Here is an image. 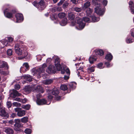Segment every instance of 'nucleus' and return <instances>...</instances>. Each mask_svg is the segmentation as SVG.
Wrapping results in <instances>:
<instances>
[{"mask_svg":"<svg viewBox=\"0 0 134 134\" xmlns=\"http://www.w3.org/2000/svg\"><path fill=\"white\" fill-rule=\"evenodd\" d=\"M26 50V48L23 46L20 45L19 44H16L15 47V50L16 54L18 55H22L25 53Z\"/></svg>","mask_w":134,"mask_h":134,"instance_id":"1","label":"nucleus"},{"mask_svg":"<svg viewBox=\"0 0 134 134\" xmlns=\"http://www.w3.org/2000/svg\"><path fill=\"white\" fill-rule=\"evenodd\" d=\"M15 124H14V130L16 131H20L21 130L20 128L23 127V125L21 123V121L20 119H17L15 120Z\"/></svg>","mask_w":134,"mask_h":134,"instance_id":"2","label":"nucleus"},{"mask_svg":"<svg viewBox=\"0 0 134 134\" xmlns=\"http://www.w3.org/2000/svg\"><path fill=\"white\" fill-rule=\"evenodd\" d=\"M14 110L15 112H17V115L19 117L23 116L25 114V111L20 108H15Z\"/></svg>","mask_w":134,"mask_h":134,"instance_id":"3","label":"nucleus"},{"mask_svg":"<svg viewBox=\"0 0 134 134\" xmlns=\"http://www.w3.org/2000/svg\"><path fill=\"white\" fill-rule=\"evenodd\" d=\"M96 8H95V12L97 14L99 15H102L103 14V12L101 6L100 5L96 6Z\"/></svg>","mask_w":134,"mask_h":134,"instance_id":"4","label":"nucleus"},{"mask_svg":"<svg viewBox=\"0 0 134 134\" xmlns=\"http://www.w3.org/2000/svg\"><path fill=\"white\" fill-rule=\"evenodd\" d=\"M65 72H66L67 75L64 76V78L65 80H67L69 78V75L70 74V71L69 68H67L66 69L61 70V73L62 74H64Z\"/></svg>","mask_w":134,"mask_h":134,"instance_id":"5","label":"nucleus"},{"mask_svg":"<svg viewBox=\"0 0 134 134\" xmlns=\"http://www.w3.org/2000/svg\"><path fill=\"white\" fill-rule=\"evenodd\" d=\"M46 7L44 1V0H41L38 2V8L41 10H43Z\"/></svg>","mask_w":134,"mask_h":134,"instance_id":"6","label":"nucleus"},{"mask_svg":"<svg viewBox=\"0 0 134 134\" xmlns=\"http://www.w3.org/2000/svg\"><path fill=\"white\" fill-rule=\"evenodd\" d=\"M46 71L49 74L54 73L56 71V69L54 66L50 65L46 70Z\"/></svg>","mask_w":134,"mask_h":134,"instance_id":"7","label":"nucleus"},{"mask_svg":"<svg viewBox=\"0 0 134 134\" xmlns=\"http://www.w3.org/2000/svg\"><path fill=\"white\" fill-rule=\"evenodd\" d=\"M77 23L79 27L81 29H83L85 26V23L82 22V19L79 17L77 18Z\"/></svg>","mask_w":134,"mask_h":134,"instance_id":"8","label":"nucleus"},{"mask_svg":"<svg viewBox=\"0 0 134 134\" xmlns=\"http://www.w3.org/2000/svg\"><path fill=\"white\" fill-rule=\"evenodd\" d=\"M47 66L46 64H44L41 68H40L37 70V74H38L39 76H40V74L41 73L44 72L45 71L44 68Z\"/></svg>","mask_w":134,"mask_h":134,"instance_id":"9","label":"nucleus"},{"mask_svg":"<svg viewBox=\"0 0 134 134\" xmlns=\"http://www.w3.org/2000/svg\"><path fill=\"white\" fill-rule=\"evenodd\" d=\"M15 17L16 19L17 22H20L23 20V15L21 14L18 13L16 14Z\"/></svg>","mask_w":134,"mask_h":134,"instance_id":"10","label":"nucleus"},{"mask_svg":"<svg viewBox=\"0 0 134 134\" xmlns=\"http://www.w3.org/2000/svg\"><path fill=\"white\" fill-rule=\"evenodd\" d=\"M0 115L4 119H7L9 116L8 114L4 109H2L0 111Z\"/></svg>","mask_w":134,"mask_h":134,"instance_id":"11","label":"nucleus"},{"mask_svg":"<svg viewBox=\"0 0 134 134\" xmlns=\"http://www.w3.org/2000/svg\"><path fill=\"white\" fill-rule=\"evenodd\" d=\"M21 94L19 93L18 91L15 90H13V92L10 94V96L12 98H15L16 96H20Z\"/></svg>","mask_w":134,"mask_h":134,"instance_id":"12","label":"nucleus"},{"mask_svg":"<svg viewBox=\"0 0 134 134\" xmlns=\"http://www.w3.org/2000/svg\"><path fill=\"white\" fill-rule=\"evenodd\" d=\"M43 92V89L41 86H38L35 88L34 92L35 93H42Z\"/></svg>","mask_w":134,"mask_h":134,"instance_id":"13","label":"nucleus"},{"mask_svg":"<svg viewBox=\"0 0 134 134\" xmlns=\"http://www.w3.org/2000/svg\"><path fill=\"white\" fill-rule=\"evenodd\" d=\"M36 102L37 104L39 105H42L46 104V101L44 99H38L37 100Z\"/></svg>","mask_w":134,"mask_h":134,"instance_id":"14","label":"nucleus"},{"mask_svg":"<svg viewBox=\"0 0 134 134\" xmlns=\"http://www.w3.org/2000/svg\"><path fill=\"white\" fill-rule=\"evenodd\" d=\"M4 67H5L7 69H8L9 66L7 63L4 61H0V68H2Z\"/></svg>","mask_w":134,"mask_h":134,"instance_id":"15","label":"nucleus"},{"mask_svg":"<svg viewBox=\"0 0 134 134\" xmlns=\"http://www.w3.org/2000/svg\"><path fill=\"white\" fill-rule=\"evenodd\" d=\"M94 52L96 55L100 56L103 55L104 53V51L101 49H96L95 50Z\"/></svg>","mask_w":134,"mask_h":134,"instance_id":"16","label":"nucleus"},{"mask_svg":"<svg viewBox=\"0 0 134 134\" xmlns=\"http://www.w3.org/2000/svg\"><path fill=\"white\" fill-rule=\"evenodd\" d=\"M90 5V3L89 2L87 1L85 3L82 7V9L85 10V9L88 8Z\"/></svg>","mask_w":134,"mask_h":134,"instance_id":"17","label":"nucleus"},{"mask_svg":"<svg viewBox=\"0 0 134 134\" xmlns=\"http://www.w3.org/2000/svg\"><path fill=\"white\" fill-rule=\"evenodd\" d=\"M23 77L24 79L28 81L29 82H31L32 80V78L31 76L29 75H25Z\"/></svg>","mask_w":134,"mask_h":134,"instance_id":"18","label":"nucleus"},{"mask_svg":"<svg viewBox=\"0 0 134 134\" xmlns=\"http://www.w3.org/2000/svg\"><path fill=\"white\" fill-rule=\"evenodd\" d=\"M52 93L53 95L56 96L59 94V91L57 88H55L52 91Z\"/></svg>","mask_w":134,"mask_h":134,"instance_id":"19","label":"nucleus"},{"mask_svg":"<svg viewBox=\"0 0 134 134\" xmlns=\"http://www.w3.org/2000/svg\"><path fill=\"white\" fill-rule=\"evenodd\" d=\"M6 133L8 134H13V131L12 129L10 128L6 129L5 131Z\"/></svg>","mask_w":134,"mask_h":134,"instance_id":"20","label":"nucleus"},{"mask_svg":"<svg viewBox=\"0 0 134 134\" xmlns=\"http://www.w3.org/2000/svg\"><path fill=\"white\" fill-rule=\"evenodd\" d=\"M67 20L66 18H64L63 19L60 23V25L62 26L65 25L67 23Z\"/></svg>","mask_w":134,"mask_h":134,"instance_id":"21","label":"nucleus"},{"mask_svg":"<svg viewBox=\"0 0 134 134\" xmlns=\"http://www.w3.org/2000/svg\"><path fill=\"white\" fill-rule=\"evenodd\" d=\"M53 81L52 80L48 79L43 81V83L46 85H49L52 83Z\"/></svg>","mask_w":134,"mask_h":134,"instance_id":"22","label":"nucleus"},{"mask_svg":"<svg viewBox=\"0 0 134 134\" xmlns=\"http://www.w3.org/2000/svg\"><path fill=\"white\" fill-rule=\"evenodd\" d=\"M96 60V57L93 56H91L89 58L90 63L91 64L93 63Z\"/></svg>","mask_w":134,"mask_h":134,"instance_id":"23","label":"nucleus"},{"mask_svg":"<svg viewBox=\"0 0 134 134\" xmlns=\"http://www.w3.org/2000/svg\"><path fill=\"white\" fill-rule=\"evenodd\" d=\"M113 56L111 54H108L106 56L105 58L108 60H112Z\"/></svg>","mask_w":134,"mask_h":134,"instance_id":"24","label":"nucleus"},{"mask_svg":"<svg viewBox=\"0 0 134 134\" xmlns=\"http://www.w3.org/2000/svg\"><path fill=\"white\" fill-rule=\"evenodd\" d=\"M28 118L27 117H24L21 119V121L23 123H26L28 121Z\"/></svg>","mask_w":134,"mask_h":134,"instance_id":"25","label":"nucleus"},{"mask_svg":"<svg viewBox=\"0 0 134 134\" xmlns=\"http://www.w3.org/2000/svg\"><path fill=\"white\" fill-rule=\"evenodd\" d=\"M91 18L92 20V22H97L99 21V18H96V17L94 16H92Z\"/></svg>","mask_w":134,"mask_h":134,"instance_id":"26","label":"nucleus"},{"mask_svg":"<svg viewBox=\"0 0 134 134\" xmlns=\"http://www.w3.org/2000/svg\"><path fill=\"white\" fill-rule=\"evenodd\" d=\"M101 0H92V2L95 5H98L99 4V2Z\"/></svg>","mask_w":134,"mask_h":134,"instance_id":"27","label":"nucleus"},{"mask_svg":"<svg viewBox=\"0 0 134 134\" xmlns=\"http://www.w3.org/2000/svg\"><path fill=\"white\" fill-rule=\"evenodd\" d=\"M60 88L61 90L65 91L67 89L68 87L67 85H62L60 86Z\"/></svg>","mask_w":134,"mask_h":134,"instance_id":"28","label":"nucleus"},{"mask_svg":"<svg viewBox=\"0 0 134 134\" xmlns=\"http://www.w3.org/2000/svg\"><path fill=\"white\" fill-rule=\"evenodd\" d=\"M55 64L58 70L60 71L61 69V68L60 64L58 62L56 63H55Z\"/></svg>","mask_w":134,"mask_h":134,"instance_id":"29","label":"nucleus"},{"mask_svg":"<svg viewBox=\"0 0 134 134\" xmlns=\"http://www.w3.org/2000/svg\"><path fill=\"white\" fill-rule=\"evenodd\" d=\"M23 66L25 68V70L27 71L29 69V66L27 63H25L23 64Z\"/></svg>","mask_w":134,"mask_h":134,"instance_id":"30","label":"nucleus"},{"mask_svg":"<svg viewBox=\"0 0 134 134\" xmlns=\"http://www.w3.org/2000/svg\"><path fill=\"white\" fill-rule=\"evenodd\" d=\"M86 12L87 15L88 16H90V15L92 12V10L91 9L89 8L87 9Z\"/></svg>","mask_w":134,"mask_h":134,"instance_id":"31","label":"nucleus"},{"mask_svg":"<svg viewBox=\"0 0 134 134\" xmlns=\"http://www.w3.org/2000/svg\"><path fill=\"white\" fill-rule=\"evenodd\" d=\"M22 107L23 109H26L27 110H28L30 107V105L29 104L24 105H22Z\"/></svg>","mask_w":134,"mask_h":134,"instance_id":"32","label":"nucleus"},{"mask_svg":"<svg viewBox=\"0 0 134 134\" xmlns=\"http://www.w3.org/2000/svg\"><path fill=\"white\" fill-rule=\"evenodd\" d=\"M68 17L70 19L72 20L74 18L75 16L72 13H69L68 14Z\"/></svg>","mask_w":134,"mask_h":134,"instance_id":"33","label":"nucleus"},{"mask_svg":"<svg viewBox=\"0 0 134 134\" xmlns=\"http://www.w3.org/2000/svg\"><path fill=\"white\" fill-rule=\"evenodd\" d=\"M6 16L8 18H11L13 17V13H12L8 12L6 15Z\"/></svg>","mask_w":134,"mask_h":134,"instance_id":"34","label":"nucleus"},{"mask_svg":"<svg viewBox=\"0 0 134 134\" xmlns=\"http://www.w3.org/2000/svg\"><path fill=\"white\" fill-rule=\"evenodd\" d=\"M58 15L59 18H62L65 16V14L64 13H60L58 14Z\"/></svg>","mask_w":134,"mask_h":134,"instance_id":"35","label":"nucleus"},{"mask_svg":"<svg viewBox=\"0 0 134 134\" xmlns=\"http://www.w3.org/2000/svg\"><path fill=\"white\" fill-rule=\"evenodd\" d=\"M31 90V88L29 86H25L24 89V90L28 93H29L30 92Z\"/></svg>","mask_w":134,"mask_h":134,"instance_id":"36","label":"nucleus"},{"mask_svg":"<svg viewBox=\"0 0 134 134\" xmlns=\"http://www.w3.org/2000/svg\"><path fill=\"white\" fill-rule=\"evenodd\" d=\"M83 20L85 22L88 23L90 22L91 21L90 20V19L87 17H85L83 18Z\"/></svg>","mask_w":134,"mask_h":134,"instance_id":"37","label":"nucleus"},{"mask_svg":"<svg viewBox=\"0 0 134 134\" xmlns=\"http://www.w3.org/2000/svg\"><path fill=\"white\" fill-rule=\"evenodd\" d=\"M7 53L8 55H11L12 54V51L11 49H9L7 51Z\"/></svg>","mask_w":134,"mask_h":134,"instance_id":"38","label":"nucleus"},{"mask_svg":"<svg viewBox=\"0 0 134 134\" xmlns=\"http://www.w3.org/2000/svg\"><path fill=\"white\" fill-rule=\"evenodd\" d=\"M25 132L27 134H30L31 133V131L30 129H26L25 130Z\"/></svg>","mask_w":134,"mask_h":134,"instance_id":"39","label":"nucleus"},{"mask_svg":"<svg viewBox=\"0 0 134 134\" xmlns=\"http://www.w3.org/2000/svg\"><path fill=\"white\" fill-rule=\"evenodd\" d=\"M68 4L69 3L67 2L66 1H65V2L63 5V8H66L67 7Z\"/></svg>","mask_w":134,"mask_h":134,"instance_id":"40","label":"nucleus"},{"mask_svg":"<svg viewBox=\"0 0 134 134\" xmlns=\"http://www.w3.org/2000/svg\"><path fill=\"white\" fill-rule=\"evenodd\" d=\"M74 9L75 11L77 12H80L82 10V9L81 8L78 7L75 8H74Z\"/></svg>","mask_w":134,"mask_h":134,"instance_id":"41","label":"nucleus"},{"mask_svg":"<svg viewBox=\"0 0 134 134\" xmlns=\"http://www.w3.org/2000/svg\"><path fill=\"white\" fill-rule=\"evenodd\" d=\"M13 105L16 107H19L21 105L19 103L17 102H14L13 103Z\"/></svg>","mask_w":134,"mask_h":134,"instance_id":"42","label":"nucleus"},{"mask_svg":"<svg viewBox=\"0 0 134 134\" xmlns=\"http://www.w3.org/2000/svg\"><path fill=\"white\" fill-rule=\"evenodd\" d=\"M102 1V4L104 6L106 5L108 1L107 0H101L100 1Z\"/></svg>","mask_w":134,"mask_h":134,"instance_id":"43","label":"nucleus"},{"mask_svg":"<svg viewBox=\"0 0 134 134\" xmlns=\"http://www.w3.org/2000/svg\"><path fill=\"white\" fill-rule=\"evenodd\" d=\"M88 69L91 72H93L94 70V68L93 66L89 68Z\"/></svg>","mask_w":134,"mask_h":134,"instance_id":"44","label":"nucleus"},{"mask_svg":"<svg viewBox=\"0 0 134 134\" xmlns=\"http://www.w3.org/2000/svg\"><path fill=\"white\" fill-rule=\"evenodd\" d=\"M7 104L8 107L9 108L11 107L12 105V104L10 102H7Z\"/></svg>","mask_w":134,"mask_h":134,"instance_id":"45","label":"nucleus"},{"mask_svg":"<svg viewBox=\"0 0 134 134\" xmlns=\"http://www.w3.org/2000/svg\"><path fill=\"white\" fill-rule=\"evenodd\" d=\"M41 93H39L36 95V98L37 100L40 99L39 98L42 97V95L40 94Z\"/></svg>","mask_w":134,"mask_h":134,"instance_id":"46","label":"nucleus"},{"mask_svg":"<svg viewBox=\"0 0 134 134\" xmlns=\"http://www.w3.org/2000/svg\"><path fill=\"white\" fill-rule=\"evenodd\" d=\"M20 87V86L19 84H16L15 85V88L16 90H19Z\"/></svg>","mask_w":134,"mask_h":134,"instance_id":"47","label":"nucleus"},{"mask_svg":"<svg viewBox=\"0 0 134 134\" xmlns=\"http://www.w3.org/2000/svg\"><path fill=\"white\" fill-rule=\"evenodd\" d=\"M25 68L23 67V66L21 67L20 69V71L25 72L27 71V70H25Z\"/></svg>","mask_w":134,"mask_h":134,"instance_id":"48","label":"nucleus"},{"mask_svg":"<svg viewBox=\"0 0 134 134\" xmlns=\"http://www.w3.org/2000/svg\"><path fill=\"white\" fill-rule=\"evenodd\" d=\"M8 42H12L13 40V38L11 37H8Z\"/></svg>","mask_w":134,"mask_h":134,"instance_id":"49","label":"nucleus"},{"mask_svg":"<svg viewBox=\"0 0 134 134\" xmlns=\"http://www.w3.org/2000/svg\"><path fill=\"white\" fill-rule=\"evenodd\" d=\"M129 5H131V7L133 8V6L134 7V3H133V2L132 1H130L129 3Z\"/></svg>","mask_w":134,"mask_h":134,"instance_id":"50","label":"nucleus"},{"mask_svg":"<svg viewBox=\"0 0 134 134\" xmlns=\"http://www.w3.org/2000/svg\"><path fill=\"white\" fill-rule=\"evenodd\" d=\"M103 65V64L102 63H100L98 64L97 65L98 68H102V66Z\"/></svg>","mask_w":134,"mask_h":134,"instance_id":"51","label":"nucleus"},{"mask_svg":"<svg viewBox=\"0 0 134 134\" xmlns=\"http://www.w3.org/2000/svg\"><path fill=\"white\" fill-rule=\"evenodd\" d=\"M33 4L34 6L36 7L37 8H38V3H37L36 2H34L33 3Z\"/></svg>","mask_w":134,"mask_h":134,"instance_id":"52","label":"nucleus"},{"mask_svg":"<svg viewBox=\"0 0 134 134\" xmlns=\"http://www.w3.org/2000/svg\"><path fill=\"white\" fill-rule=\"evenodd\" d=\"M65 0H61L58 3V5H61Z\"/></svg>","mask_w":134,"mask_h":134,"instance_id":"53","label":"nucleus"},{"mask_svg":"<svg viewBox=\"0 0 134 134\" xmlns=\"http://www.w3.org/2000/svg\"><path fill=\"white\" fill-rule=\"evenodd\" d=\"M52 11L53 12H55L57 11V7H54L52 8Z\"/></svg>","mask_w":134,"mask_h":134,"instance_id":"54","label":"nucleus"},{"mask_svg":"<svg viewBox=\"0 0 134 134\" xmlns=\"http://www.w3.org/2000/svg\"><path fill=\"white\" fill-rule=\"evenodd\" d=\"M131 32L132 36L134 37V28L131 30Z\"/></svg>","mask_w":134,"mask_h":134,"instance_id":"55","label":"nucleus"},{"mask_svg":"<svg viewBox=\"0 0 134 134\" xmlns=\"http://www.w3.org/2000/svg\"><path fill=\"white\" fill-rule=\"evenodd\" d=\"M3 41L4 42V45L6 46L8 43V42L6 40H4Z\"/></svg>","mask_w":134,"mask_h":134,"instance_id":"56","label":"nucleus"},{"mask_svg":"<svg viewBox=\"0 0 134 134\" xmlns=\"http://www.w3.org/2000/svg\"><path fill=\"white\" fill-rule=\"evenodd\" d=\"M57 11H62V9L61 7H57Z\"/></svg>","mask_w":134,"mask_h":134,"instance_id":"57","label":"nucleus"},{"mask_svg":"<svg viewBox=\"0 0 134 134\" xmlns=\"http://www.w3.org/2000/svg\"><path fill=\"white\" fill-rule=\"evenodd\" d=\"M73 3L76 4L78 2V0H71Z\"/></svg>","mask_w":134,"mask_h":134,"instance_id":"58","label":"nucleus"},{"mask_svg":"<svg viewBox=\"0 0 134 134\" xmlns=\"http://www.w3.org/2000/svg\"><path fill=\"white\" fill-rule=\"evenodd\" d=\"M126 42L127 43H130L132 42V40L130 39H127L126 40Z\"/></svg>","mask_w":134,"mask_h":134,"instance_id":"59","label":"nucleus"},{"mask_svg":"<svg viewBox=\"0 0 134 134\" xmlns=\"http://www.w3.org/2000/svg\"><path fill=\"white\" fill-rule=\"evenodd\" d=\"M69 85L70 86V87L72 88L75 89V86H73V85L72 83H70L69 84Z\"/></svg>","mask_w":134,"mask_h":134,"instance_id":"60","label":"nucleus"},{"mask_svg":"<svg viewBox=\"0 0 134 134\" xmlns=\"http://www.w3.org/2000/svg\"><path fill=\"white\" fill-rule=\"evenodd\" d=\"M16 116V114L15 113H12L11 116L10 117L11 118H13L15 117Z\"/></svg>","mask_w":134,"mask_h":134,"instance_id":"61","label":"nucleus"},{"mask_svg":"<svg viewBox=\"0 0 134 134\" xmlns=\"http://www.w3.org/2000/svg\"><path fill=\"white\" fill-rule=\"evenodd\" d=\"M59 59L58 58H57L55 59V63H59Z\"/></svg>","mask_w":134,"mask_h":134,"instance_id":"62","label":"nucleus"},{"mask_svg":"<svg viewBox=\"0 0 134 134\" xmlns=\"http://www.w3.org/2000/svg\"><path fill=\"white\" fill-rule=\"evenodd\" d=\"M27 100L26 99H21V101L23 103H25L26 102Z\"/></svg>","mask_w":134,"mask_h":134,"instance_id":"63","label":"nucleus"},{"mask_svg":"<svg viewBox=\"0 0 134 134\" xmlns=\"http://www.w3.org/2000/svg\"><path fill=\"white\" fill-rule=\"evenodd\" d=\"M131 12L132 14H134V7L133 6V8L132 7L131 8Z\"/></svg>","mask_w":134,"mask_h":134,"instance_id":"64","label":"nucleus"}]
</instances>
